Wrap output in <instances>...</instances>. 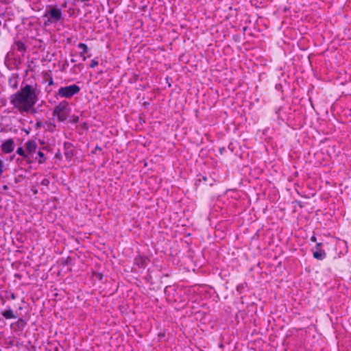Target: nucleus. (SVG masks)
<instances>
[{"mask_svg":"<svg viewBox=\"0 0 351 351\" xmlns=\"http://www.w3.org/2000/svg\"><path fill=\"white\" fill-rule=\"evenodd\" d=\"M311 241H313V242H315L317 241V239H316L315 236H312L311 237Z\"/></svg>","mask_w":351,"mask_h":351,"instance_id":"a878e982","label":"nucleus"},{"mask_svg":"<svg viewBox=\"0 0 351 351\" xmlns=\"http://www.w3.org/2000/svg\"><path fill=\"white\" fill-rule=\"evenodd\" d=\"M38 101V96L32 85L26 84L10 96V103L21 113L30 111Z\"/></svg>","mask_w":351,"mask_h":351,"instance_id":"f257e3e1","label":"nucleus"},{"mask_svg":"<svg viewBox=\"0 0 351 351\" xmlns=\"http://www.w3.org/2000/svg\"><path fill=\"white\" fill-rule=\"evenodd\" d=\"M3 167V163L2 162L1 160H0V167Z\"/></svg>","mask_w":351,"mask_h":351,"instance_id":"c85d7f7f","label":"nucleus"},{"mask_svg":"<svg viewBox=\"0 0 351 351\" xmlns=\"http://www.w3.org/2000/svg\"><path fill=\"white\" fill-rule=\"evenodd\" d=\"M13 47L14 49H16L19 52H20L21 54H24L27 51V48L25 43L20 40L14 41Z\"/></svg>","mask_w":351,"mask_h":351,"instance_id":"9d476101","label":"nucleus"},{"mask_svg":"<svg viewBox=\"0 0 351 351\" xmlns=\"http://www.w3.org/2000/svg\"><path fill=\"white\" fill-rule=\"evenodd\" d=\"M322 245V243H317V245H315V247L313 248L314 250H322L321 249V247Z\"/></svg>","mask_w":351,"mask_h":351,"instance_id":"4be33fe9","label":"nucleus"},{"mask_svg":"<svg viewBox=\"0 0 351 351\" xmlns=\"http://www.w3.org/2000/svg\"><path fill=\"white\" fill-rule=\"evenodd\" d=\"M3 173V167H0V176L2 175Z\"/></svg>","mask_w":351,"mask_h":351,"instance_id":"c756f323","label":"nucleus"},{"mask_svg":"<svg viewBox=\"0 0 351 351\" xmlns=\"http://www.w3.org/2000/svg\"><path fill=\"white\" fill-rule=\"evenodd\" d=\"M80 87L77 84H72L70 86L60 87L58 89L56 96L57 98L62 97L70 99L75 95H77L80 91Z\"/></svg>","mask_w":351,"mask_h":351,"instance_id":"20e7f679","label":"nucleus"},{"mask_svg":"<svg viewBox=\"0 0 351 351\" xmlns=\"http://www.w3.org/2000/svg\"><path fill=\"white\" fill-rule=\"evenodd\" d=\"M223 149H224V148H223V147L220 148V152H221V153H222V152H223Z\"/></svg>","mask_w":351,"mask_h":351,"instance_id":"c9c22d12","label":"nucleus"},{"mask_svg":"<svg viewBox=\"0 0 351 351\" xmlns=\"http://www.w3.org/2000/svg\"><path fill=\"white\" fill-rule=\"evenodd\" d=\"M148 258L147 256L138 255L134 259V263L140 268H145L147 265Z\"/></svg>","mask_w":351,"mask_h":351,"instance_id":"0eeeda50","label":"nucleus"},{"mask_svg":"<svg viewBox=\"0 0 351 351\" xmlns=\"http://www.w3.org/2000/svg\"><path fill=\"white\" fill-rule=\"evenodd\" d=\"M71 62L72 63H75V62H76V60H75V59H71Z\"/></svg>","mask_w":351,"mask_h":351,"instance_id":"473e14b6","label":"nucleus"},{"mask_svg":"<svg viewBox=\"0 0 351 351\" xmlns=\"http://www.w3.org/2000/svg\"><path fill=\"white\" fill-rule=\"evenodd\" d=\"M202 179H203V180H204V181H206V180H207L206 177H205V176H203V177H202Z\"/></svg>","mask_w":351,"mask_h":351,"instance_id":"72a5a7b5","label":"nucleus"},{"mask_svg":"<svg viewBox=\"0 0 351 351\" xmlns=\"http://www.w3.org/2000/svg\"><path fill=\"white\" fill-rule=\"evenodd\" d=\"M102 276H102V274H98V278H99L100 280H101Z\"/></svg>","mask_w":351,"mask_h":351,"instance_id":"2f4dec72","label":"nucleus"},{"mask_svg":"<svg viewBox=\"0 0 351 351\" xmlns=\"http://www.w3.org/2000/svg\"><path fill=\"white\" fill-rule=\"evenodd\" d=\"M16 154L23 156V158L27 154V152H25L23 147H19L16 150Z\"/></svg>","mask_w":351,"mask_h":351,"instance_id":"dca6fc26","label":"nucleus"},{"mask_svg":"<svg viewBox=\"0 0 351 351\" xmlns=\"http://www.w3.org/2000/svg\"><path fill=\"white\" fill-rule=\"evenodd\" d=\"M35 160H37L39 164H43L45 162L47 158L43 152L38 151L37 153V156L35 157Z\"/></svg>","mask_w":351,"mask_h":351,"instance_id":"ddd939ff","label":"nucleus"},{"mask_svg":"<svg viewBox=\"0 0 351 351\" xmlns=\"http://www.w3.org/2000/svg\"><path fill=\"white\" fill-rule=\"evenodd\" d=\"M37 149V144L34 140H29L25 143V149L27 153L34 154Z\"/></svg>","mask_w":351,"mask_h":351,"instance_id":"1a4fd4ad","label":"nucleus"},{"mask_svg":"<svg viewBox=\"0 0 351 351\" xmlns=\"http://www.w3.org/2000/svg\"><path fill=\"white\" fill-rule=\"evenodd\" d=\"M41 184L47 186L49 184V180L48 178H44L41 181Z\"/></svg>","mask_w":351,"mask_h":351,"instance_id":"aec40b11","label":"nucleus"},{"mask_svg":"<svg viewBox=\"0 0 351 351\" xmlns=\"http://www.w3.org/2000/svg\"><path fill=\"white\" fill-rule=\"evenodd\" d=\"M23 160L28 164L33 162L35 160V157H34V154L27 153V154L23 157Z\"/></svg>","mask_w":351,"mask_h":351,"instance_id":"2eb2a0df","label":"nucleus"},{"mask_svg":"<svg viewBox=\"0 0 351 351\" xmlns=\"http://www.w3.org/2000/svg\"><path fill=\"white\" fill-rule=\"evenodd\" d=\"M98 64H99L98 61L96 59H93L91 60V64H90V67L95 68Z\"/></svg>","mask_w":351,"mask_h":351,"instance_id":"a211bd4d","label":"nucleus"},{"mask_svg":"<svg viewBox=\"0 0 351 351\" xmlns=\"http://www.w3.org/2000/svg\"><path fill=\"white\" fill-rule=\"evenodd\" d=\"M27 325V322L23 318H19L16 322L11 324L10 327L14 330L22 331Z\"/></svg>","mask_w":351,"mask_h":351,"instance_id":"6e6552de","label":"nucleus"},{"mask_svg":"<svg viewBox=\"0 0 351 351\" xmlns=\"http://www.w3.org/2000/svg\"><path fill=\"white\" fill-rule=\"evenodd\" d=\"M3 189L4 190H7V189H8V186H7V185H4V186H3Z\"/></svg>","mask_w":351,"mask_h":351,"instance_id":"7c9ffc66","label":"nucleus"},{"mask_svg":"<svg viewBox=\"0 0 351 351\" xmlns=\"http://www.w3.org/2000/svg\"><path fill=\"white\" fill-rule=\"evenodd\" d=\"M84 54H85V53H83V56H81V57L82 58V60H83L84 61H85V60H86V58L88 57V56H86Z\"/></svg>","mask_w":351,"mask_h":351,"instance_id":"cd10ccee","label":"nucleus"},{"mask_svg":"<svg viewBox=\"0 0 351 351\" xmlns=\"http://www.w3.org/2000/svg\"><path fill=\"white\" fill-rule=\"evenodd\" d=\"M48 84H49V86H51V85H53V79H52L51 77L49 79V82H48Z\"/></svg>","mask_w":351,"mask_h":351,"instance_id":"393cba45","label":"nucleus"},{"mask_svg":"<svg viewBox=\"0 0 351 351\" xmlns=\"http://www.w3.org/2000/svg\"><path fill=\"white\" fill-rule=\"evenodd\" d=\"M44 21L45 27H49L55 25L61 21L63 19V14L61 9L58 6L48 5L46 7L44 14L42 16Z\"/></svg>","mask_w":351,"mask_h":351,"instance_id":"f03ea898","label":"nucleus"},{"mask_svg":"<svg viewBox=\"0 0 351 351\" xmlns=\"http://www.w3.org/2000/svg\"><path fill=\"white\" fill-rule=\"evenodd\" d=\"M56 127V124L49 123L48 124V130L53 132L55 130Z\"/></svg>","mask_w":351,"mask_h":351,"instance_id":"6ab92c4d","label":"nucleus"},{"mask_svg":"<svg viewBox=\"0 0 351 351\" xmlns=\"http://www.w3.org/2000/svg\"><path fill=\"white\" fill-rule=\"evenodd\" d=\"M72 259L70 256L66 257V258L62 261V264L63 265H67L71 264Z\"/></svg>","mask_w":351,"mask_h":351,"instance_id":"f3484780","label":"nucleus"},{"mask_svg":"<svg viewBox=\"0 0 351 351\" xmlns=\"http://www.w3.org/2000/svg\"><path fill=\"white\" fill-rule=\"evenodd\" d=\"M71 122H73V123H78L79 122V117L78 116H73L72 117V120H71Z\"/></svg>","mask_w":351,"mask_h":351,"instance_id":"412c9836","label":"nucleus"},{"mask_svg":"<svg viewBox=\"0 0 351 351\" xmlns=\"http://www.w3.org/2000/svg\"><path fill=\"white\" fill-rule=\"evenodd\" d=\"M69 112V103L66 101H62L54 108L52 116L56 117L59 122H62L66 119Z\"/></svg>","mask_w":351,"mask_h":351,"instance_id":"7ed1b4c3","label":"nucleus"},{"mask_svg":"<svg viewBox=\"0 0 351 351\" xmlns=\"http://www.w3.org/2000/svg\"><path fill=\"white\" fill-rule=\"evenodd\" d=\"M77 47L82 50L80 53V56H82L83 53H86L88 51V47L87 45H86L85 43H80L77 45Z\"/></svg>","mask_w":351,"mask_h":351,"instance_id":"4468645a","label":"nucleus"},{"mask_svg":"<svg viewBox=\"0 0 351 351\" xmlns=\"http://www.w3.org/2000/svg\"><path fill=\"white\" fill-rule=\"evenodd\" d=\"M102 148L99 147V145H97L95 148V149L92 152L93 154H95L97 151H101Z\"/></svg>","mask_w":351,"mask_h":351,"instance_id":"b1692460","label":"nucleus"},{"mask_svg":"<svg viewBox=\"0 0 351 351\" xmlns=\"http://www.w3.org/2000/svg\"><path fill=\"white\" fill-rule=\"evenodd\" d=\"M1 315L6 319H10L16 318L17 316L14 313L13 311L9 308L8 310L2 311Z\"/></svg>","mask_w":351,"mask_h":351,"instance_id":"f8f14e48","label":"nucleus"},{"mask_svg":"<svg viewBox=\"0 0 351 351\" xmlns=\"http://www.w3.org/2000/svg\"><path fill=\"white\" fill-rule=\"evenodd\" d=\"M80 66V64H75V65L74 66V68H75V67H78V66Z\"/></svg>","mask_w":351,"mask_h":351,"instance_id":"f704fd0d","label":"nucleus"},{"mask_svg":"<svg viewBox=\"0 0 351 351\" xmlns=\"http://www.w3.org/2000/svg\"><path fill=\"white\" fill-rule=\"evenodd\" d=\"M14 142L12 138H9L1 145V150L3 153L9 154L13 152Z\"/></svg>","mask_w":351,"mask_h":351,"instance_id":"39448f33","label":"nucleus"},{"mask_svg":"<svg viewBox=\"0 0 351 351\" xmlns=\"http://www.w3.org/2000/svg\"><path fill=\"white\" fill-rule=\"evenodd\" d=\"M10 298H11L12 300H15V299H16L15 294H14V293H12L10 294Z\"/></svg>","mask_w":351,"mask_h":351,"instance_id":"bb28decb","label":"nucleus"},{"mask_svg":"<svg viewBox=\"0 0 351 351\" xmlns=\"http://www.w3.org/2000/svg\"><path fill=\"white\" fill-rule=\"evenodd\" d=\"M43 126V123L41 121H38L36 123L35 127L36 129H38Z\"/></svg>","mask_w":351,"mask_h":351,"instance_id":"5701e85b","label":"nucleus"},{"mask_svg":"<svg viewBox=\"0 0 351 351\" xmlns=\"http://www.w3.org/2000/svg\"><path fill=\"white\" fill-rule=\"evenodd\" d=\"M312 250L313 252V257L317 260L322 261L326 256V253L324 250H314V249Z\"/></svg>","mask_w":351,"mask_h":351,"instance_id":"9b49d317","label":"nucleus"},{"mask_svg":"<svg viewBox=\"0 0 351 351\" xmlns=\"http://www.w3.org/2000/svg\"><path fill=\"white\" fill-rule=\"evenodd\" d=\"M64 154L66 159H71L74 156V147L70 142L64 143Z\"/></svg>","mask_w":351,"mask_h":351,"instance_id":"423d86ee","label":"nucleus"}]
</instances>
